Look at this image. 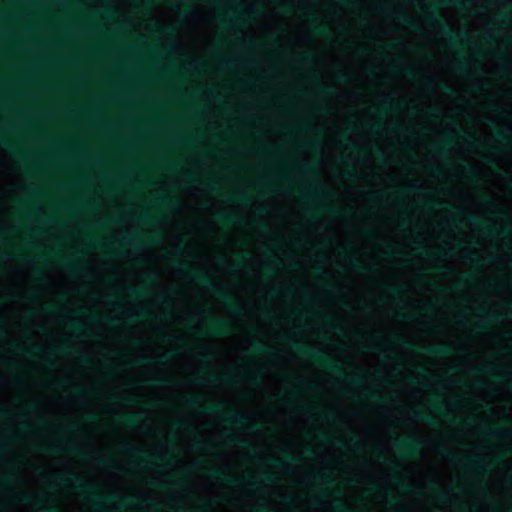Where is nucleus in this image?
<instances>
[{"instance_id":"13d9d810","label":"nucleus","mask_w":512,"mask_h":512,"mask_svg":"<svg viewBox=\"0 0 512 512\" xmlns=\"http://www.w3.org/2000/svg\"><path fill=\"white\" fill-rule=\"evenodd\" d=\"M221 379L226 383H232L235 380V375L225 374L221 375Z\"/></svg>"},{"instance_id":"dca6fc26","label":"nucleus","mask_w":512,"mask_h":512,"mask_svg":"<svg viewBox=\"0 0 512 512\" xmlns=\"http://www.w3.org/2000/svg\"><path fill=\"white\" fill-rule=\"evenodd\" d=\"M215 221H217L219 224L228 227L236 222L238 219L235 215L232 214H223V213H217L214 216Z\"/></svg>"},{"instance_id":"393cba45","label":"nucleus","mask_w":512,"mask_h":512,"mask_svg":"<svg viewBox=\"0 0 512 512\" xmlns=\"http://www.w3.org/2000/svg\"><path fill=\"white\" fill-rule=\"evenodd\" d=\"M458 56H459V59H458L456 68L460 73H464L467 71V68H468L466 58L462 52H459Z\"/></svg>"},{"instance_id":"c9c22d12","label":"nucleus","mask_w":512,"mask_h":512,"mask_svg":"<svg viewBox=\"0 0 512 512\" xmlns=\"http://www.w3.org/2000/svg\"><path fill=\"white\" fill-rule=\"evenodd\" d=\"M432 406L436 411L442 412L443 403L440 396H434L432 398Z\"/></svg>"},{"instance_id":"6e6552de","label":"nucleus","mask_w":512,"mask_h":512,"mask_svg":"<svg viewBox=\"0 0 512 512\" xmlns=\"http://www.w3.org/2000/svg\"><path fill=\"white\" fill-rule=\"evenodd\" d=\"M230 323L225 319L212 318L207 326L209 334L214 336H223L230 332Z\"/></svg>"},{"instance_id":"052dcab7","label":"nucleus","mask_w":512,"mask_h":512,"mask_svg":"<svg viewBox=\"0 0 512 512\" xmlns=\"http://www.w3.org/2000/svg\"><path fill=\"white\" fill-rule=\"evenodd\" d=\"M348 78L349 77L346 73H342V74L337 75L336 80L340 83H345V82H347Z\"/></svg>"},{"instance_id":"a18cd8bd","label":"nucleus","mask_w":512,"mask_h":512,"mask_svg":"<svg viewBox=\"0 0 512 512\" xmlns=\"http://www.w3.org/2000/svg\"><path fill=\"white\" fill-rule=\"evenodd\" d=\"M366 397L368 400L374 403H380L383 400V398L379 397L376 393H368Z\"/></svg>"},{"instance_id":"9d476101","label":"nucleus","mask_w":512,"mask_h":512,"mask_svg":"<svg viewBox=\"0 0 512 512\" xmlns=\"http://www.w3.org/2000/svg\"><path fill=\"white\" fill-rule=\"evenodd\" d=\"M209 471V475L217 480H221L230 486H238L240 483V480L235 477L227 476L223 470L219 468H207Z\"/></svg>"},{"instance_id":"7c9ffc66","label":"nucleus","mask_w":512,"mask_h":512,"mask_svg":"<svg viewBox=\"0 0 512 512\" xmlns=\"http://www.w3.org/2000/svg\"><path fill=\"white\" fill-rule=\"evenodd\" d=\"M399 22H401L402 24H404L405 26L407 27H410V28H415L414 24V20L407 16V15H401L399 18H398Z\"/></svg>"},{"instance_id":"e2e57ef3","label":"nucleus","mask_w":512,"mask_h":512,"mask_svg":"<svg viewBox=\"0 0 512 512\" xmlns=\"http://www.w3.org/2000/svg\"><path fill=\"white\" fill-rule=\"evenodd\" d=\"M168 381L166 378H163V377H160V378H156L155 381L153 382V385H156V386H161V385H164L166 384Z\"/></svg>"},{"instance_id":"a211bd4d","label":"nucleus","mask_w":512,"mask_h":512,"mask_svg":"<svg viewBox=\"0 0 512 512\" xmlns=\"http://www.w3.org/2000/svg\"><path fill=\"white\" fill-rule=\"evenodd\" d=\"M141 414H133L123 418V424L128 427H136L142 420Z\"/></svg>"},{"instance_id":"6e6d98bb","label":"nucleus","mask_w":512,"mask_h":512,"mask_svg":"<svg viewBox=\"0 0 512 512\" xmlns=\"http://www.w3.org/2000/svg\"><path fill=\"white\" fill-rule=\"evenodd\" d=\"M479 313H480L482 316H484V317H485V322H486L487 324H492V323H494V320H495V319H494V318H492V317H490V316L486 313V311H485V310H483V309H482V310H480V311H479Z\"/></svg>"},{"instance_id":"f8f14e48","label":"nucleus","mask_w":512,"mask_h":512,"mask_svg":"<svg viewBox=\"0 0 512 512\" xmlns=\"http://www.w3.org/2000/svg\"><path fill=\"white\" fill-rule=\"evenodd\" d=\"M425 353L437 357H446L453 353V349L448 344H440L427 348Z\"/></svg>"},{"instance_id":"603ef678","label":"nucleus","mask_w":512,"mask_h":512,"mask_svg":"<svg viewBox=\"0 0 512 512\" xmlns=\"http://www.w3.org/2000/svg\"><path fill=\"white\" fill-rule=\"evenodd\" d=\"M465 173L468 178H474L476 176L475 169L469 165L465 167Z\"/></svg>"},{"instance_id":"69168bd1","label":"nucleus","mask_w":512,"mask_h":512,"mask_svg":"<svg viewBox=\"0 0 512 512\" xmlns=\"http://www.w3.org/2000/svg\"><path fill=\"white\" fill-rule=\"evenodd\" d=\"M372 152H373L374 156L377 157L378 159H382L383 158V152H382V150L380 148H378V147L374 148L372 150Z\"/></svg>"},{"instance_id":"0e129e2a","label":"nucleus","mask_w":512,"mask_h":512,"mask_svg":"<svg viewBox=\"0 0 512 512\" xmlns=\"http://www.w3.org/2000/svg\"><path fill=\"white\" fill-rule=\"evenodd\" d=\"M258 14H259V10L257 8H254V7L247 12V15L250 18H255L256 16H258Z\"/></svg>"},{"instance_id":"72a5a7b5","label":"nucleus","mask_w":512,"mask_h":512,"mask_svg":"<svg viewBox=\"0 0 512 512\" xmlns=\"http://www.w3.org/2000/svg\"><path fill=\"white\" fill-rule=\"evenodd\" d=\"M263 372L262 370L258 369L254 373H251L248 375V379L253 383H259L262 379Z\"/></svg>"},{"instance_id":"774afa93","label":"nucleus","mask_w":512,"mask_h":512,"mask_svg":"<svg viewBox=\"0 0 512 512\" xmlns=\"http://www.w3.org/2000/svg\"><path fill=\"white\" fill-rule=\"evenodd\" d=\"M83 207H84V208H86V209H89V210H93V209H95V208H96V205H95V203H94V202L89 201V202H86V203L83 205Z\"/></svg>"},{"instance_id":"c756f323","label":"nucleus","mask_w":512,"mask_h":512,"mask_svg":"<svg viewBox=\"0 0 512 512\" xmlns=\"http://www.w3.org/2000/svg\"><path fill=\"white\" fill-rule=\"evenodd\" d=\"M200 402V397L196 395H188L185 397V403L189 407H194Z\"/></svg>"},{"instance_id":"4be33fe9","label":"nucleus","mask_w":512,"mask_h":512,"mask_svg":"<svg viewBox=\"0 0 512 512\" xmlns=\"http://www.w3.org/2000/svg\"><path fill=\"white\" fill-rule=\"evenodd\" d=\"M130 297L133 299L142 298L147 295V291L144 288L129 287L128 289Z\"/></svg>"},{"instance_id":"0eeeda50","label":"nucleus","mask_w":512,"mask_h":512,"mask_svg":"<svg viewBox=\"0 0 512 512\" xmlns=\"http://www.w3.org/2000/svg\"><path fill=\"white\" fill-rule=\"evenodd\" d=\"M431 7H433V10L428 14L427 21L430 24H436L439 26L440 33L449 40V42L452 45H456V37L451 29L448 22L441 16V14L436 10V7L434 4H430Z\"/></svg>"},{"instance_id":"8fccbe9b","label":"nucleus","mask_w":512,"mask_h":512,"mask_svg":"<svg viewBox=\"0 0 512 512\" xmlns=\"http://www.w3.org/2000/svg\"><path fill=\"white\" fill-rule=\"evenodd\" d=\"M67 452H69V453H73V454L78 455V456H80V457H85L86 455H88V453H86V452H82V451H80V450H79L78 448H76V447L68 448V449H67Z\"/></svg>"},{"instance_id":"e433bc0d","label":"nucleus","mask_w":512,"mask_h":512,"mask_svg":"<svg viewBox=\"0 0 512 512\" xmlns=\"http://www.w3.org/2000/svg\"><path fill=\"white\" fill-rule=\"evenodd\" d=\"M283 459L286 463L290 464V465H294V464H298L299 463V459L293 455H290L288 453H283Z\"/></svg>"},{"instance_id":"09e8293b","label":"nucleus","mask_w":512,"mask_h":512,"mask_svg":"<svg viewBox=\"0 0 512 512\" xmlns=\"http://www.w3.org/2000/svg\"><path fill=\"white\" fill-rule=\"evenodd\" d=\"M344 176L349 179V180H356L357 179V173L356 171L352 170V169H347L345 171V174Z\"/></svg>"},{"instance_id":"79ce46f5","label":"nucleus","mask_w":512,"mask_h":512,"mask_svg":"<svg viewBox=\"0 0 512 512\" xmlns=\"http://www.w3.org/2000/svg\"><path fill=\"white\" fill-rule=\"evenodd\" d=\"M351 266L361 273H363L366 270L365 267L361 265L360 261L357 258H353L351 260Z\"/></svg>"},{"instance_id":"f704fd0d","label":"nucleus","mask_w":512,"mask_h":512,"mask_svg":"<svg viewBox=\"0 0 512 512\" xmlns=\"http://www.w3.org/2000/svg\"><path fill=\"white\" fill-rule=\"evenodd\" d=\"M433 489H434V492H435V495L438 499H440L441 501L445 502L447 499H446V496H447V493L442 490L441 488L435 486V485H432Z\"/></svg>"},{"instance_id":"b1692460","label":"nucleus","mask_w":512,"mask_h":512,"mask_svg":"<svg viewBox=\"0 0 512 512\" xmlns=\"http://www.w3.org/2000/svg\"><path fill=\"white\" fill-rule=\"evenodd\" d=\"M250 349L257 354H262L268 351V348L258 341H252L250 344Z\"/></svg>"},{"instance_id":"aec40b11","label":"nucleus","mask_w":512,"mask_h":512,"mask_svg":"<svg viewBox=\"0 0 512 512\" xmlns=\"http://www.w3.org/2000/svg\"><path fill=\"white\" fill-rule=\"evenodd\" d=\"M465 465L469 468L480 469L483 466V461L475 457H467Z\"/></svg>"},{"instance_id":"c03bdc74","label":"nucleus","mask_w":512,"mask_h":512,"mask_svg":"<svg viewBox=\"0 0 512 512\" xmlns=\"http://www.w3.org/2000/svg\"><path fill=\"white\" fill-rule=\"evenodd\" d=\"M69 327L75 332L84 331V326L80 322H72L69 324Z\"/></svg>"},{"instance_id":"c85d7f7f","label":"nucleus","mask_w":512,"mask_h":512,"mask_svg":"<svg viewBox=\"0 0 512 512\" xmlns=\"http://www.w3.org/2000/svg\"><path fill=\"white\" fill-rule=\"evenodd\" d=\"M512 431H505L499 427H493L489 430V435L493 437L508 436L511 435Z\"/></svg>"},{"instance_id":"3c124183","label":"nucleus","mask_w":512,"mask_h":512,"mask_svg":"<svg viewBox=\"0 0 512 512\" xmlns=\"http://www.w3.org/2000/svg\"><path fill=\"white\" fill-rule=\"evenodd\" d=\"M42 512H60V509L56 505H47L43 507Z\"/></svg>"},{"instance_id":"37998d69","label":"nucleus","mask_w":512,"mask_h":512,"mask_svg":"<svg viewBox=\"0 0 512 512\" xmlns=\"http://www.w3.org/2000/svg\"><path fill=\"white\" fill-rule=\"evenodd\" d=\"M319 91H320V93H322L324 95H332L334 93L330 86L323 85V84H321L319 86Z\"/></svg>"},{"instance_id":"49530a36","label":"nucleus","mask_w":512,"mask_h":512,"mask_svg":"<svg viewBox=\"0 0 512 512\" xmlns=\"http://www.w3.org/2000/svg\"><path fill=\"white\" fill-rule=\"evenodd\" d=\"M441 89L446 95L452 96L455 94L454 89L447 84H441Z\"/></svg>"},{"instance_id":"4c0bfd02","label":"nucleus","mask_w":512,"mask_h":512,"mask_svg":"<svg viewBox=\"0 0 512 512\" xmlns=\"http://www.w3.org/2000/svg\"><path fill=\"white\" fill-rule=\"evenodd\" d=\"M469 258H470L471 262L473 263V265H475V266L479 267V266H482L484 264V260L482 258H480L475 253L470 254Z\"/></svg>"},{"instance_id":"4d7b16f0","label":"nucleus","mask_w":512,"mask_h":512,"mask_svg":"<svg viewBox=\"0 0 512 512\" xmlns=\"http://www.w3.org/2000/svg\"><path fill=\"white\" fill-rule=\"evenodd\" d=\"M328 32V29L326 26H316L314 27V33L316 34H325Z\"/></svg>"},{"instance_id":"a878e982","label":"nucleus","mask_w":512,"mask_h":512,"mask_svg":"<svg viewBox=\"0 0 512 512\" xmlns=\"http://www.w3.org/2000/svg\"><path fill=\"white\" fill-rule=\"evenodd\" d=\"M202 183L210 192L218 193L220 190L219 183L217 181L206 179L202 181Z\"/></svg>"},{"instance_id":"ea45409f","label":"nucleus","mask_w":512,"mask_h":512,"mask_svg":"<svg viewBox=\"0 0 512 512\" xmlns=\"http://www.w3.org/2000/svg\"><path fill=\"white\" fill-rule=\"evenodd\" d=\"M333 509L336 512H348V508L340 501L334 503Z\"/></svg>"},{"instance_id":"5fc2aeb1","label":"nucleus","mask_w":512,"mask_h":512,"mask_svg":"<svg viewBox=\"0 0 512 512\" xmlns=\"http://www.w3.org/2000/svg\"><path fill=\"white\" fill-rule=\"evenodd\" d=\"M389 291L393 297H397L400 295L402 288L400 286L398 287H389Z\"/></svg>"},{"instance_id":"864d4df0","label":"nucleus","mask_w":512,"mask_h":512,"mask_svg":"<svg viewBox=\"0 0 512 512\" xmlns=\"http://www.w3.org/2000/svg\"><path fill=\"white\" fill-rule=\"evenodd\" d=\"M246 484L250 489H256L258 487L256 480L251 477L246 479Z\"/></svg>"},{"instance_id":"1a4fd4ad","label":"nucleus","mask_w":512,"mask_h":512,"mask_svg":"<svg viewBox=\"0 0 512 512\" xmlns=\"http://www.w3.org/2000/svg\"><path fill=\"white\" fill-rule=\"evenodd\" d=\"M463 216L465 217V219H466L469 223L473 224V225H474V226H476V227L482 228L483 233H484L485 235H487V236H495V235H496L497 230H496L493 226H491V225H489V224H487V223L483 222V221H482L481 219H479L478 217L473 216V215H471V214H469V213H467V212H463Z\"/></svg>"},{"instance_id":"f3484780","label":"nucleus","mask_w":512,"mask_h":512,"mask_svg":"<svg viewBox=\"0 0 512 512\" xmlns=\"http://www.w3.org/2000/svg\"><path fill=\"white\" fill-rule=\"evenodd\" d=\"M453 144V138L448 136L443 145H434V152L439 156H446Z\"/></svg>"},{"instance_id":"5701e85b","label":"nucleus","mask_w":512,"mask_h":512,"mask_svg":"<svg viewBox=\"0 0 512 512\" xmlns=\"http://www.w3.org/2000/svg\"><path fill=\"white\" fill-rule=\"evenodd\" d=\"M323 320H324L325 325L329 329L333 330L334 332L338 333L339 331L342 330V327L340 326V324L337 323L334 319L329 318V317H324Z\"/></svg>"},{"instance_id":"9b49d317","label":"nucleus","mask_w":512,"mask_h":512,"mask_svg":"<svg viewBox=\"0 0 512 512\" xmlns=\"http://www.w3.org/2000/svg\"><path fill=\"white\" fill-rule=\"evenodd\" d=\"M311 195L322 196V197H332L333 193L326 189L324 186L320 185L318 182L314 184H310V187L307 191L302 195L303 198H307Z\"/></svg>"},{"instance_id":"6ab92c4d","label":"nucleus","mask_w":512,"mask_h":512,"mask_svg":"<svg viewBox=\"0 0 512 512\" xmlns=\"http://www.w3.org/2000/svg\"><path fill=\"white\" fill-rule=\"evenodd\" d=\"M413 419L417 421H422L428 424H434V420L432 417H430L427 413H425L423 410H418L413 413Z\"/></svg>"},{"instance_id":"2eb2a0df","label":"nucleus","mask_w":512,"mask_h":512,"mask_svg":"<svg viewBox=\"0 0 512 512\" xmlns=\"http://www.w3.org/2000/svg\"><path fill=\"white\" fill-rule=\"evenodd\" d=\"M63 265L72 273L78 274L80 271L87 268L86 264L81 261L64 260Z\"/></svg>"},{"instance_id":"338daca9","label":"nucleus","mask_w":512,"mask_h":512,"mask_svg":"<svg viewBox=\"0 0 512 512\" xmlns=\"http://www.w3.org/2000/svg\"><path fill=\"white\" fill-rule=\"evenodd\" d=\"M136 499H137V497L134 495L130 496V497H126L124 499V504H134V503H136Z\"/></svg>"},{"instance_id":"de8ad7c7","label":"nucleus","mask_w":512,"mask_h":512,"mask_svg":"<svg viewBox=\"0 0 512 512\" xmlns=\"http://www.w3.org/2000/svg\"><path fill=\"white\" fill-rule=\"evenodd\" d=\"M18 500L22 503H32V497L26 493H21L18 496Z\"/></svg>"},{"instance_id":"a19ab883","label":"nucleus","mask_w":512,"mask_h":512,"mask_svg":"<svg viewBox=\"0 0 512 512\" xmlns=\"http://www.w3.org/2000/svg\"><path fill=\"white\" fill-rule=\"evenodd\" d=\"M401 72L408 78H413L416 75V71L412 67H404Z\"/></svg>"},{"instance_id":"423d86ee","label":"nucleus","mask_w":512,"mask_h":512,"mask_svg":"<svg viewBox=\"0 0 512 512\" xmlns=\"http://www.w3.org/2000/svg\"><path fill=\"white\" fill-rule=\"evenodd\" d=\"M154 243H156L155 238L144 237L141 234L134 233V234L125 236L123 242H118L117 245L108 246V251L112 256L118 257V256L122 255L121 250L119 249L120 245L130 244V245H133L134 247H141L144 245H148V244L150 245V244H154Z\"/></svg>"},{"instance_id":"58836bf2","label":"nucleus","mask_w":512,"mask_h":512,"mask_svg":"<svg viewBox=\"0 0 512 512\" xmlns=\"http://www.w3.org/2000/svg\"><path fill=\"white\" fill-rule=\"evenodd\" d=\"M495 135H496L497 140L502 143H506L509 141V137L507 136L506 132H504V131L497 130Z\"/></svg>"},{"instance_id":"4468645a","label":"nucleus","mask_w":512,"mask_h":512,"mask_svg":"<svg viewBox=\"0 0 512 512\" xmlns=\"http://www.w3.org/2000/svg\"><path fill=\"white\" fill-rule=\"evenodd\" d=\"M303 410L305 412L314 413L315 415H317L321 419H326L328 421H334L335 420V415L330 410H319V409H317L315 407H305V408H303Z\"/></svg>"},{"instance_id":"2f4dec72","label":"nucleus","mask_w":512,"mask_h":512,"mask_svg":"<svg viewBox=\"0 0 512 512\" xmlns=\"http://www.w3.org/2000/svg\"><path fill=\"white\" fill-rule=\"evenodd\" d=\"M141 462L145 463L148 467H155L158 463L154 458L149 457L148 455H139Z\"/></svg>"},{"instance_id":"412c9836","label":"nucleus","mask_w":512,"mask_h":512,"mask_svg":"<svg viewBox=\"0 0 512 512\" xmlns=\"http://www.w3.org/2000/svg\"><path fill=\"white\" fill-rule=\"evenodd\" d=\"M397 104V105H400L402 102H400L399 100H395L393 98H387L383 101V103L381 104L380 106V110L381 112L383 113H386L387 111H389L392 107V104Z\"/></svg>"},{"instance_id":"f03ea898","label":"nucleus","mask_w":512,"mask_h":512,"mask_svg":"<svg viewBox=\"0 0 512 512\" xmlns=\"http://www.w3.org/2000/svg\"><path fill=\"white\" fill-rule=\"evenodd\" d=\"M181 271L194 280L198 285L209 289L218 300L226 304L232 313L235 315H242L243 309L233 300L230 291L223 287L215 286L213 279L207 273L194 270L189 265H184L181 268Z\"/></svg>"},{"instance_id":"bf43d9fd","label":"nucleus","mask_w":512,"mask_h":512,"mask_svg":"<svg viewBox=\"0 0 512 512\" xmlns=\"http://www.w3.org/2000/svg\"><path fill=\"white\" fill-rule=\"evenodd\" d=\"M498 18L504 23L511 21V16L508 13H501L498 15Z\"/></svg>"},{"instance_id":"39448f33","label":"nucleus","mask_w":512,"mask_h":512,"mask_svg":"<svg viewBox=\"0 0 512 512\" xmlns=\"http://www.w3.org/2000/svg\"><path fill=\"white\" fill-rule=\"evenodd\" d=\"M396 452L404 458H414L418 456L423 448V442L413 436L396 439L393 442Z\"/></svg>"},{"instance_id":"473e14b6","label":"nucleus","mask_w":512,"mask_h":512,"mask_svg":"<svg viewBox=\"0 0 512 512\" xmlns=\"http://www.w3.org/2000/svg\"><path fill=\"white\" fill-rule=\"evenodd\" d=\"M315 480L318 482V481H321L325 484H332V479L330 477L329 474L327 473H320V474H316L314 476Z\"/></svg>"},{"instance_id":"680f3d73","label":"nucleus","mask_w":512,"mask_h":512,"mask_svg":"<svg viewBox=\"0 0 512 512\" xmlns=\"http://www.w3.org/2000/svg\"><path fill=\"white\" fill-rule=\"evenodd\" d=\"M126 452H128L129 454H132V455H136L140 452V450L135 446H128L126 448Z\"/></svg>"},{"instance_id":"cd10ccee","label":"nucleus","mask_w":512,"mask_h":512,"mask_svg":"<svg viewBox=\"0 0 512 512\" xmlns=\"http://www.w3.org/2000/svg\"><path fill=\"white\" fill-rule=\"evenodd\" d=\"M299 170L302 174L309 176V177H317L318 173L317 171L309 165H300Z\"/></svg>"},{"instance_id":"ddd939ff","label":"nucleus","mask_w":512,"mask_h":512,"mask_svg":"<svg viewBox=\"0 0 512 512\" xmlns=\"http://www.w3.org/2000/svg\"><path fill=\"white\" fill-rule=\"evenodd\" d=\"M153 205L159 209L172 210L176 207L177 202L170 196L164 195L153 201Z\"/></svg>"},{"instance_id":"f257e3e1","label":"nucleus","mask_w":512,"mask_h":512,"mask_svg":"<svg viewBox=\"0 0 512 512\" xmlns=\"http://www.w3.org/2000/svg\"><path fill=\"white\" fill-rule=\"evenodd\" d=\"M292 348L299 356L311 360L317 366L323 368L337 378L346 381L352 386L359 387L363 385L365 378L363 374L357 376L348 375L343 367L335 362L325 351L298 343H292Z\"/></svg>"},{"instance_id":"7ed1b4c3","label":"nucleus","mask_w":512,"mask_h":512,"mask_svg":"<svg viewBox=\"0 0 512 512\" xmlns=\"http://www.w3.org/2000/svg\"><path fill=\"white\" fill-rule=\"evenodd\" d=\"M68 483L72 484L75 490L83 497L89 499L93 509L95 510H104L105 503H112L117 497L115 494L100 495L95 486L85 483L76 474L63 475L58 478V485H67Z\"/></svg>"},{"instance_id":"bb28decb","label":"nucleus","mask_w":512,"mask_h":512,"mask_svg":"<svg viewBox=\"0 0 512 512\" xmlns=\"http://www.w3.org/2000/svg\"><path fill=\"white\" fill-rule=\"evenodd\" d=\"M229 201L242 205H248L250 203V198L243 194H236L229 198Z\"/></svg>"},{"instance_id":"20e7f679","label":"nucleus","mask_w":512,"mask_h":512,"mask_svg":"<svg viewBox=\"0 0 512 512\" xmlns=\"http://www.w3.org/2000/svg\"><path fill=\"white\" fill-rule=\"evenodd\" d=\"M206 414H214L221 421L229 425L246 426L250 424L252 429H258L259 424L254 420V417L250 414L243 412H235L232 410H222L218 404H209L204 407Z\"/></svg>"}]
</instances>
